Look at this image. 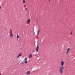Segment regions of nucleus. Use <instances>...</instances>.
Segmentation results:
<instances>
[{"label": "nucleus", "instance_id": "nucleus-1", "mask_svg": "<svg viewBox=\"0 0 75 75\" xmlns=\"http://www.w3.org/2000/svg\"><path fill=\"white\" fill-rule=\"evenodd\" d=\"M64 62L63 61H62L61 62V65L62 67H60L59 70V72L61 74H63V69H64Z\"/></svg>", "mask_w": 75, "mask_h": 75}, {"label": "nucleus", "instance_id": "nucleus-2", "mask_svg": "<svg viewBox=\"0 0 75 75\" xmlns=\"http://www.w3.org/2000/svg\"><path fill=\"white\" fill-rule=\"evenodd\" d=\"M24 60L25 62H24V63L25 64H27V58L25 57Z\"/></svg>", "mask_w": 75, "mask_h": 75}, {"label": "nucleus", "instance_id": "nucleus-3", "mask_svg": "<svg viewBox=\"0 0 75 75\" xmlns=\"http://www.w3.org/2000/svg\"><path fill=\"white\" fill-rule=\"evenodd\" d=\"M39 47H40V46H39V45H38L36 48V52H38V50L39 49Z\"/></svg>", "mask_w": 75, "mask_h": 75}, {"label": "nucleus", "instance_id": "nucleus-4", "mask_svg": "<svg viewBox=\"0 0 75 75\" xmlns=\"http://www.w3.org/2000/svg\"><path fill=\"white\" fill-rule=\"evenodd\" d=\"M30 72H30V71H28L26 72V75H29V74H30Z\"/></svg>", "mask_w": 75, "mask_h": 75}, {"label": "nucleus", "instance_id": "nucleus-5", "mask_svg": "<svg viewBox=\"0 0 75 75\" xmlns=\"http://www.w3.org/2000/svg\"><path fill=\"white\" fill-rule=\"evenodd\" d=\"M30 21L31 20H30V19H28L27 21L28 23V24H30Z\"/></svg>", "mask_w": 75, "mask_h": 75}, {"label": "nucleus", "instance_id": "nucleus-6", "mask_svg": "<svg viewBox=\"0 0 75 75\" xmlns=\"http://www.w3.org/2000/svg\"><path fill=\"white\" fill-rule=\"evenodd\" d=\"M21 55L20 54H19L17 56V57H16V58H19V57H21Z\"/></svg>", "mask_w": 75, "mask_h": 75}, {"label": "nucleus", "instance_id": "nucleus-7", "mask_svg": "<svg viewBox=\"0 0 75 75\" xmlns=\"http://www.w3.org/2000/svg\"><path fill=\"white\" fill-rule=\"evenodd\" d=\"M70 50V48H68L67 49V53L68 54V52H69V51Z\"/></svg>", "mask_w": 75, "mask_h": 75}, {"label": "nucleus", "instance_id": "nucleus-8", "mask_svg": "<svg viewBox=\"0 0 75 75\" xmlns=\"http://www.w3.org/2000/svg\"><path fill=\"white\" fill-rule=\"evenodd\" d=\"M40 30H38L37 31V35H39V34L40 33Z\"/></svg>", "mask_w": 75, "mask_h": 75}, {"label": "nucleus", "instance_id": "nucleus-9", "mask_svg": "<svg viewBox=\"0 0 75 75\" xmlns=\"http://www.w3.org/2000/svg\"><path fill=\"white\" fill-rule=\"evenodd\" d=\"M10 37H11V38H13V33L11 34Z\"/></svg>", "mask_w": 75, "mask_h": 75}, {"label": "nucleus", "instance_id": "nucleus-10", "mask_svg": "<svg viewBox=\"0 0 75 75\" xmlns=\"http://www.w3.org/2000/svg\"><path fill=\"white\" fill-rule=\"evenodd\" d=\"M17 38H18V39L19 38V36H18V35H17Z\"/></svg>", "mask_w": 75, "mask_h": 75}, {"label": "nucleus", "instance_id": "nucleus-11", "mask_svg": "<svg viewBox=\"0 0 75 75\" xmlns=\"http://www.w3.org/2000/svg\"><path fill=\"white\" fill-rule=\"evenodd\" d=\"M30 58H32V54H30Z\"/></svg>", "mask_w": 75, "mask_h": 75}, {"label": "nucleus", "instance_id": "nucleus-12", "mask_svg": "<svg viewBox=\"0 0 75 75\" xmlns=\"http://www.w3.org/2000/svg\"><path fill=\"white\" fill-rule=\"evenodd\" d=\"M23 3L24 4V3H25V0H23Z\"/></svg>", "mask_w": 75, "mask_h": 75}, {"label": "nucleus", "instance_id": "nucleus-13", "mask_svg": "<svg viewBox=\"0 0 75 75\" xmlns=\"http://www.w3.org/2000/svg\"><path fill=\"white\" fill-rule=\"evenodd\" d=\"M72 32H71V33H70V34L71 35H72Z\"/></svg>", "mask_w": 75, "mask_h": 75}, {"label": "nucleus", "instance_id": "nucleus-14", "mask_svg": "<svg viewBox=\"0 0 75 75\" xmlns=\"http://www.w3.org/2000/svg\"><path fill=\"white\" fill-rule=\"evenodd\" d=\"M25 10H26V11H27V10H28L27 8H25Z\"/></svg>", "mask_w": 75, "mask_h": 75}, {"label": "nucleus", "instance_id": "nucleus-15", "mask_svg": "<svg viewBox=\"0 0 75 75\" xmlns=\"http://www.w3.org/2000/svg\"><path fill=\"white\" fill-rule=\"evenodd\" d=\"M1 7L0 6V11H1L0 10V9H1Z\"/></svg>", "mask_w": 75, "mask_h": 75}, {"label": "nucleus", "instance_id": "nucleus-16", "mask_svg": "<svg viewBox=\"0 0 75 75\" xmlns=\"http://www.w3.org/2000/svg\"><path fill=\"white\" fill-rule=\"evenodd\" d=\"M50 1H51V0H49V2L50 3Z\"/></svg>", "mask_w": 75, "mask_h": 75}, {"label": "nucleus", "instance_id": "nucleus-17", "mask_svg": "<svg viewBox=\"0 0 75 75\" xmlns=\"http://www.w3.org/2000/svg\"><path fill=\"white\" fill-rule=\"evenodd\" d=\"M17 40H18V39H17Z\"/></svg>", "mask_w": 75, "mask_h": 75}]
</instances>
